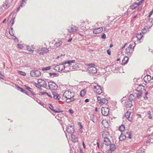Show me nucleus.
<instances>
[{
    "label": "nucleus",
    "mask_w": 153,
    "mask_h": 153,
    "mask_svg": "<svg viewBox=\"0 0 153 153\" xmlns=\"http://www.w3.org/2000/svg\"><path fill=\"white\" fill-rule=\"evenodd\" d=\"M91 86H93V89L95 92L100 94L102 93L101 87L97 83H93Z\"/></svg>",
    "instance_id": "obj_1"
},
{
    "label": "nucleus",
    "mask_w": 153,
    "mask_h": 153,
    "mask_svg": "<svg viewBox=\"0 0 153 153\" xmlns=\"http://www.w3.org/2000/svg\"><path fill=\"white\" fill-rule=\"evenodd\" d=\"M48 89H50L52 90H54L57 89L58 88V86L55 83V82H53L52 81H51L48 82Z\"/></svg>",
    "instance_id": "obj_2"
},
{
    "label": "nucleus",
    "mask_w": 153,
    "mask_h": 153,
    "mask_svg": "<svg viewBox=\"0 0 153 153\" xmlns=\"http://www.w3.org/2000/svg\"><path fill=\"white\" fill-rule=\"evenodd\" d=\"M74 93L68 91H65L63 94V96L67 99L73 98L74 96Z\"/></svg>",
    "instance_id": "obj_3"
},
{
    "label": "nucleus",
    "mask_w": 153,
    "mask_h": 153,
    "mask_svg": "<svg viewBox=\"0 0 153 153\" xmlns=\"http://www.w3.org/2000/svg\"><path fill=\"white\" fill-rule=\"evenodd\" d=\"M36 51L38 53L40 54H44L48 53L49 50L48 49L43 47L37 49Z\"/></svg>",
    "instance_id": "obj_4"
},
{
    "label": "nucleus",
    "mask_w": 153,
    "mask_h": 153,
    "mask_svg": "<svg viewBox=\"0 0 153 153\" xmlns=\"http://www.w3.org/2000/svg\"><path fill=\"white\" fill-rule=\"evenodd\" d=\"M31 76L33 77H38L41 74V72L38 70H32L30 72Z\"/></svg>",
    "instance_id": "obj_5"
},
{
    "label": "nucleus",
    "mask_w": 153,
    "mask_h": 153,
    "mask_svg": "<svg viewBox=\"0 0 153 153\" xmlns=\"http://www.w3.org/2000/svg\"><path fill=\"white\" fill-rule=\"evenodd\" d=\"M75 63V62L74 63H71L69 67L66 66V68H68L70 71H72L73 70H77L79 68L78 65Z\"/></svg>",
    "instance_id": "obj_6"
},
{
    "label": "nucleus",
    "mask_w": 153,
    "mask_h": 153,
    "mask_svg": "<svg viewBox=\"0 0 153 153\" xmlns=\"http://www.w3.org/2000/svg\"><path fill=\"white\" fill-rule=\"evenodd\" d=\"M98 102L101 105L106 104L107 103L108 100L105 98H102L101 97L98 96L97 97Z\"/></svg>",
    "instance_id": "obj_7"
},
{
    "label": "nucleus",
    "mask_w": 153,
    "mask_h": 153,
    "mask_svg": "<svg viewBox=\"0 0 153 153\" xmlns=\"http://www.w3.org/2000/svg\"><path fill=\"white\" fill-rule=\"evenodd\" d=\"M78 29V27L76 26L71 25L68 29V31L70 33H73L76 32Z\"/></svg>",
    "instance_id": "obj_8"
},
{
    "label": "nucleus",
    "mask_w": 153,
    "mask_h": 153,
    "mask_svg": "<svg viewBox=\"0 0 153 153\" xmlns=\"http://www.w3.org/2000/svg\"><path fill=\"white\" fill-rule=\"evenodd\" d=\"M109 110L108 107H102L101 113L102 115L104 116H108L109 114Z\"/></svg>",
    "instance_id": "obj_9"
},
{
    "label": "nucleus",
    "mask_w": 153,
    "mask_h": 153,
    "mask_svg": "<svg viewBox=\"0 0 153 153\" xmlns=\"http://www.w3.org/2000/svg\"><path fill=\"white\" fill-rule=\"evenodd\" d=\"M88 72L91 74L94 75L97 72V68L95 67H89L87 70Z\"/></svg>",
    "instance_id": "obj_10"
},
{
    "label": "nucleus",
    "mask_w": 153,
    "mask_h": 153,
    "mask_svg": "<svg viewBox=\"0 0 153 153\" xmlns=\"http://www.w3.org/2000/svg\"><path fill=\"white\" fill-rule=\"evenodd\" d=\"M38 83H39V84L41 85V87L45 88L48 89V86L47 85V84L45 81L44 80L42 79H40L39 80Z\"/></svg>",
    "instance_id": "obj_11"
},
{
    "label": "nucleus",
    "mask_w": 153,
    "mask_h": 153,
    "mask_svg": "<svg viewBox=\"0 0 153 153\" xmlns=\"http://www.w3.org/2000/svg\"><path fill=\"white\" fill-rule=\"evenodd\" d=\"M66 131L67 132L71 134L74 133V130L71 126L68 125L67 127Z\"/></svg>",
    "instance_id": "obj_12"
},
{
    "label": "nucleus",
    "mask_w": 153,
    "mask_h": 153,
    "mask_svg": "<svg viewBox=\"0 0 153 153\" xmlns=\"http://www.w3.org/2000/svg\"><path fill=\"white\" fill-rule=\"evenodd\" d=\"M103 30L102 27L96 28L93 29V32L94 34H98L101 32Z\"/></svg>",
    "instance_id": "obj_13"
},
{
    "label": "nucleus",
    "mask_w": 153,
    "mask_h": 153,
    "mask_svg": "<svg viewBox=\"0 0 153 153\" xmlns=\"http://www.w3.org/2000/svg\"><path fill=\"white\" fill-rule=\"evenodd\" d=\"M134 51V49L129 48L128 47L126 49V53L131 56L132 53Z\"/></svg>",
    "instance_id": "obj_14"
},
{
    "label": "nucleus",
    "mask_w": 153,
    "mask_h": 153,
    "mask_svg": "<svg viewBox=\"0 0 153 153\" xmlns=\"http://www.w3.org/2000/svg\"><path fill=\"white\" fill-rule=\"evenodd\" d=\"M55 67L58 68V71H62L64 70L65 68V65L63 64H59V65H57Z\"/></svg>",
    "instance_id": "obj_15"
},
{
    "label": "nucleus",
    "mask_w": 153,
    "mask_h": 153,
    "mask_svg": "<svg viewBox=\"0 0 153 153\" xmlns=\"http://www.w3.org/2000/svg\"><path fill=\"white\" fill-rule=\"evenodd\" d=\"M103 144L105 145L109 146L111 144V141L108 137L104 138Z\"/></svg>",
    "instance_id": "obj_16"
},
{
    "label": "nucleus",
    "mask_w": 153,
    "mask_h": 153,
    "mask_svg": "<svg viewBox=\"0 0 153 153\" xmlns=\"http://www.w3.org/2000/svg\"><path fill=\"white\" fill-rule=\"evenodd\" d=\"M128 60V58L127 57H124V59H123L121 63H120V61L119 63V64H118V63H117L118 64H119L120 65H125L127 63Z\"/></svg>",
    "instance_id": "obj_17"
},
{
    "label": "nucleus",
    "mask_w": 153,
    "mask_h": 153,
    "mask_svg": "<svg viewBox=\"0 0 153 153\" xmlns=\"http://www.w3.org/2000/svg\"><path fill=\"white\" fill-rule=\"evenodd\" d=\"M151 27V26H150L149 25L145 26L143 27V28L142 29V32L143 33H146L148 30H149V29Z\"/></svg>",
    "instance_id": "obj_18"
},
{
    "label": "nucleus",
    "mask_w": 153,
    "mask_h": 153,
    "mask_svg": "<svg viewBox=\"0 0 153 153\" xmlns=\"http://www.w3.org/2000/svg\"><path fill=\"white\" fill-rule=\"evenodd\" d=\"M102 123L105 128H107L108 127L109 125L108 123L106 120H103L102 121Z\"/></svg>",
    "instance_id": "obj_19"
},
{
    "label": "nucleus",
    "mask_w": 153,
    "mask_h": 153,
    "mask_svg": "<svg viewBox=\"0 0 153 153\" xmlns=\"http://www.w3.org/2000/svg\"><path fill=\"white\" fill-rule=\"evenodd\" d=\"M52 94L53 95V98L57 100H59L60 98V96L57 94L55 92H52Z\"/></svg>",
    "instance_id": "obj_20"
},
{
    "label": "nucleus",
    "mask_w": 153,
    "mask_h": 153,
    "mask_svg": "<svg viewBox=\"0 0 153 153\" xmlns=\"http://www.w3.org/2000/svg\"><path fill=\"white\" fill-rule=\"evenodd\" d=\"M109 135V133L105 130L103 131L102 132V137L104 138L107 137Z\"/></svg>",
    "instance_id": "obj_21"
},
{
    "label": "nucleus",
    "mask_w": 153,
    "mask_h": 153,
    "mask_svg": "<svg viewBox=\"0 0 153 153\" xmlns=\"http://www.w3.org/2000/svg\"><path fill=\"white\" fill-rule=\"evenodd\" d=\"M125 105L128 108H130L133 105L132 101H129V100L125 102Z\"/></svg>",
    "instance_id": "obj_22"
},
{
    "label": "nucleus",
    "mask_w": 153,
    "mask_h": 153,
    "mask_svg": "<svg viewBox=\"0 0 153 153\" xmlns=\"http://www.w3.org/2000/svg\"><path fill=\"white\" fill-rule=\"evenodd\" d=\"M135 45L136 44L135 42H131L128 48H129L134 49V48L135 47Z\"/></svg>",
    "instance_id": "obj_23"
},
{
    "label": "nucleus",
    "mask_w": 153,
    "mask_h": 153,
    "mask_svg": "<svg viewBox=\"0 0 153 153\" xmlns=\"http://www.w3.org/2000/svg\"><path fill=\"white\" fill-rule=\"evenodd\" d=\"M151 79V76L150 75H147L145 76L143 78L144 81L146 82L147 81H149Z\"/></svg>",
    "instance_id": "obj_24"
},
{
    "label": "nucleus",
    "mask_w": 153,
    "mask_h": 153,
    "mask_svg": "<svg viewBox=\"0 0 153 153\" xmlns=\"http://www.w3.org/2000/svg\"><path fill=\"white\" fill-rule=\"evenodd\" d=\"M75 62V60H72L69 61H66L63 62L62 63L64 64H68V67H69L70 64L71 63H74Z\"/></svg>",
    "instance_id": "obj_25"
},
{
    "label": "nucleus",
    "mask_w": 153,
    "mask_h": 153,
    "mask_svg": "<svg viewBox=\"0 0 153 153\" xmlns=\"http://www.w3.org/2000/svg\"><path fill=\"white\" fill-rule=\"evenodd\" d=\"M149 139L146 142V143H149L150 142L153 143V134L149 135Z\"/></svg>",
    "instance_id": "obj_26"
},
{
    "label": "nucleus",
    "mask_w": 153,
    "mask_h": 153,
    "mask_svg": "<svg viewBox=\"0 0 153 153\" xmlns=\"http://www.w3.org/2000/svg\"><path fill=\"white\" fill-rule=\"evenodd\" d=\"M135 93L136 94L137 97L138 99L141 98L142 97V91H136V92H135Z\"/></svg>",
    "instance_id": "obj_27"
},
{
    "label": "nucleus",
    "mask_w": 153,
    "mask_h": 153,
    "mask_svg": "<svg viewBox=\"0 0 153 153\" xmlns=\"http://www.w3.org/2000/svg\"><path fill=\"white\" fill-rule=\"evenodd\" d=\"M126 136L123 134L122 133L119 137V140L121 141H123L126 139Z\"/></svg>",
    "instance_id": "obj_28"
},
{
    "label": "nucleus",
    "mask_w": 153,
    "mask_h": 153,
    "mask_svg": "<svg viewBox=\"0 0 153 153\" xmlns=\"http://www.w3.org/2000/svg\"><path fill=\"white\" fill-rule=\"evenodd\" d=\"M49 74L50 76L52 77H53L55 76H57L59 75L58 73L54 72H50L49 73Z\"/></svg>",
    "instance_id": "obj_29"
},
{
    "label": "nucleus",
    "mask_w": 153,
    "mask_h": 153,
    "mask_svg": "<svg viewBox=\"0 0 153 153\" xmlns=\"http://www.w3.org/2000/svg\"><path fill=\"white\" fill-rule=\"evenodd\" d=\"M71 140L73 142H75L77 141V138L75 135L72 134H71Z\"/></svg>",
    "instance_id": "obj_30"
},
{
    "label": "nucleus",
    "mask_w": 153,
    "mask_h": 153,
    "mask_svg": "<svg viewBox=\"0 0 153 153\" xmlns=\"http://www.w3.org/2000/svg\"><path fill=\"white\" fill-rule=\"evenodd\" d=\"M138 40H140L141 39L142 37H143V35L142 33H138L137 34L136 36Z\"/></svg>",
    "instance_id": "obj_31"
},
{
    "label": "nucleus",
    "mask_w": 153,
    "mask_h": 153,
    "mask_svg": "<svg viewBox=\"0 0 153 153\" xmlns=\"http://www.w3.org/2000/svg\"><path fill=\"white\" fill-rule=\"evenodd\" d=\"M53 111L55 113H60L62 112V111H61L59 108L57 107L55 108Z\"/></svg>",
    "instance_id": "obj_32"
},
{
    "label": "nucleus",
    "mask_w": 153,
    "mask_h": 153,
    "mask_svg": "<svg viewBox=\"0 0 153 153\" xmlns=\"http://www.w3.org/2000/svg\"><path fill=\"white\" fill-rule=\"evenodd\" d=\"M62 41H59L58 42H56L54 45V47L57 48L60 46L62 44Z\"/></svg>",
    "instance_id": "obj_33"
},
{
    "label": "nucleus",
    "mask_w": 153,
    "mask_h": 153,
    "mask_svg": "<svg viewBox=\"0 0 153 153\" xmlns=\"http://www.w3.org/2000/svg\"><path fill=\"white\" fill-rule=\"evenodd\" d=\"M135 96L133 94H130L128 98V100L132 101V100H133L135 98Z\"/></svg>",
    "instance_id": "obj_34"
},
{
    "label": "nucleus",
    "mask_w": 153,
    "mask_h": 153,
    "mask_svg": "<svg viewBox=\"0 0 153 153\" xmlns=\"http://www.w3.org/2000/svg\"><path fill=\"white\" fill-rule=\"evenodd\" d=\"M86 91L85 89H84L82 90L80 93V95L81 97H83L85 94Z\"/></svg>",
    "instance_id": "obj_35"
},
{
    "label": "nucleus",
    "mask_w": 153,
    "mask_h": 153,
    "mask_svg": "<svg viewBox=\"0 0 153 153\" xmlns=\"http://www.w3.org/2000/svg\"><path fill=\"white\" fill-rule=\"evenodd\" d=\"M110 150L111 151H114L115 150V144H111L110 146Z\"/></svg>",
    "instance_id": "obj_36"
},
{
    "label": "nucleus",
    "mask_w": 153,
    "mask_h": 153,
    "mask_svg": "<svg viewBox=\"0 0 153 153\" xmlns=\"http://www.w3.org/2000/svg\"><path fill=\"white\" fill-rule=\"evenodd\" d=\"M25 88L28 90L29 91L31 92V94L33 95H35V94L33 92L30 90V89H32V88L29 87H28L25 85Z\"/></svg>",
    "instance_id": "obj_37"
},
{
    "label": "nucleus",
    "mask_w": 153,
    "mask_h": 153,
    "mask_svg": "<svg viewBox=\"0 0 153 153\" xmlns=\"http://www.w3.org/2000/svg\"><path fill=\"white\" fill-rule=\"evenodd\" d=\"M143 86L142 85H138L137 87L136 91H142V87Z\"/></svg>",
    "instance_id": "obj_38"
},
{
    "label": "nucleus",
    "mask_w": 153,
    "mask_h": 153,
    "mask_svg": "<svg viewBox=\"0 0 153 153\" xmlns=\"http://www.w3.org/2000/svg\"><path fill=\"white\" fill-rule=\"evenodd\" d=\"M125 126L124 125H122L119 127V130L121 132L123 131L125 129Z\"/></svg>",
    "instance_id": "obj_39"
},
{
    "label": "nucleus",
    "mask_w": 153,
    "mask_h": 153,
    "mask_svg": "<svg viewBox=\"0 0 153 153\" xmlns=\"http://www.w3.org/2000/svg\"><path fill=\"white\" fill-rule=\"evenodd\" d=\"M85 22L84 21H81L80 22H79V25L81 27H85Z\"/></svg>",
    "instance_id": "obj_40"
},
{
    "label": "nucleus",
    "mask_w": 153,
    "mask_h": 153,
    "mask_svg": "<svg viewBox=\"0 0 153 153\" xmlns=\"http://www.w3.org/2000/svg\"><path fill=\"white\" fill-rule=\"evenodd\" d=\"M90 120L92 121L94 123L96 122L95 119L94 118V115L92 114L90 116Z\"/></svg>",
    "instance_id": "obj_41"
},
{
    "label": "nucleus",
    "mask_w": 153,
    "mask_h": 153,
    "mask_svg": "<svg viewBox=\"0 0 153 153\" xmlns=\"http://www.w3.org/2000/svg\"><path fill=\"white\" fill-rule=\"evenodd\" d=\"M131 112L130 111H127L125 114V116L126 118H128L130 117Z\"/></svg>",
    "instance_id": "obj_42"
},
{
    "label": "nucleus",
    "mask_w": 153,
    "mask_h": 153,
    "mask_svg": "<svg viewBox=\"0 0 153 153\" xmlns=\"http://www.w3.org/2000/svg\"><path fill=\"white\" fill-rule=\"evenodd\" d=\"M144 1V0H141V1H140L137 4H136V6H135L134 7V6H133V5H132V6H131L132 9H133L135 8H136V7H137V5H140V4H141L142 3V2H143V1Z\"/></svg>",
    "instance_id": "obj_43"
},
{
    "label": "nucleus",
    "mask_w": 153,
    "mask_h": 153,
    "mask_svg": "<svg viewBox=\"0 0 153 153\" xmlns=\"http://www.w3.org/2000/svg\"><path fill=\"white\" fill-rule=\"evenodd\" d=\"M125 133L126 134H128V138L129 139H131V132H132L131 131H130L129 133L127 131H124Z\"/></svg>",
    "instance_id": "obj_44"
},
{
    "label": "nucleus",
    "mask_w": 153,
    "mask_h": 153,
    "mask_svg": "<svg viewBox=\"0 0 153 153\" xmlns=\"http://www.w3.org/2000/svg\"><path fill=\"white\" fill-rule=\"evenodd\" d=\"M51 68V66H48L46 67H43L42 68L43 71H46L49 70Z\"/></svg>",
    "instance_id": "obj_45"
},
{
    "label": "nucleus",
    "mask_w": 153,
    "mask_h": 153,
    "mask_svg": "<svg viewBox=\"0 0 153 153\" xmlns=\"http://www.w3.org/2000/svg\"><path fill=\"white\" fill-rule=\"evenodd\" d=\"M115 117H113L112 116H109V118L108 120L110 122H113L114 120Z\"/></svg>",
    "instance_id": "obj_46"
},
{
    "label": "nucleus",
    "mask_w": 153,
    "mask_h": 153,
    "mask_svg": "<svg viewBox=\"0 0 153 153\" xmlns=\"http://www.w3.org/2000/svg\"><path fill=\"white\" fill-rule=\"evenodd\" d=\"M75 100V99L74 98H70L69 99H67L66 100V102L69 103L71 102H72L74 101Z\"/></svg>",
    "instance_id": "obj_47"
},
{
    "label": "nucleus",
    "mask_w": 153,
    "mask_h": 153,
    "mask_svg": "<svg viewBox=\"0 0 153 153\" xmlns=\"http://www.w3.org/2000/svg\"><path fill=\"white\" fill-rule=\"evenodd\" d=\"M36 101L40 105H42L44 107H46V106L44 104L43 102H42L40 100H37Z\"/></svg>",
    "instance_id": "obj_48"
},
{
    "label": "nucleus",
    "mask_w": 153,
    "mask_h": 153,
    "mask_svg": "<svg viewBox=\"0 0 153 153\" xmlns=\"http://www.w3.org/2000/svg\"><path fill=\"white\" fill-rule=\"evenodd\" d=\"M16 87H17L19 89V90H20V91L24 93L25 92V90H24L22 88H21V87L19 86L18 85H16Z\"/></svg>",
    "instance_id": "obj_49"
},
{
    "label": "nucleus",
    "mask_w": 153,
    "mask_h": 153,
    "mask_svg": "<svg viewBox=\"0 0 153 153\" xmlns=\"http://www.w3.org/2000/svg\"><path fill=\"white\" fill-rule=\"evenodd\" d=\"M18 73L20 74L21 75L23 76H25L26 75V74L25 72L22 71H19Z\"/></svg>",
    "instance_id": "obj_50"
},
{
    "label": "nucleus",
    "mask_w": 153,
    "mask_h": 153,
    "mask_svg": "<svg viewBox=\"0 0 153 153\" xmlns=\"http://www.w3.org/2000/svg\"><path fill=\"white\" fill-rule=\"evenodd\" d=\"M27 50L30 52L31 53H32L33 52V50H32L28 46H27Z\"/></svg>",
    "instance_id": "obj_51"
},
{
    "label": "nucleus",
    "mask_w": 153,
    "mask_h": 153,
    "mask_svg": "<svg viewBox=\"0 0 153 153\" xmlns=\"http://www.w3.org/2000/svg\"><path fill=\"white\" fill-rule=\"evenodd\" d=\"M15 19V18H13L10 20V24H11V26H12L14 23V21Z\"/></svg>",
    "instance_id": "obj_52"
},
{
    "label": "nucleus",
    "mask_w": 153,
    "mask_h": 153,
    "mask_svg": "<svg viewBox=\"0 0 153 153\" xmlns=\"http://www.w3.org/2000/svg\"><path fill=\"white\" fill-rule=\"evenodd\" d=\"M50 106H48V107L52 111H53V110H54V107L53 106L51 105V104H50Z\"/></svg>",
    "instance_id": "obj_53"
},
{
    "label": "nucleus",
    "mask_w": 153,
    "mask_h": 153,
    "mask_svg": "<svg viewBox=\"0 0 153 153\" xmlns=\"http://www.w3.org/2000/svg\"><path fill=\"white\" fill-rule=\"evenodd\" d=\"M148 114L149 115L148 117L150 119H152V117L151 116V112L150 111H149L148 112Z\"/></svg>",
    "instance_id": "obj_54"
},
{
    "label": "nucleus",
    "mask_w": 153,
    "mask_h": 153,
    "mask_svg": "<svg viewBox=\"0 0 153 153\" xmlns=\"http://www.w3.org/2000/svg\"><path fill=\"white\" fill-rule=\"evenodd\" d=\"M17 46L20 49H22L24 47L23 46L22 44H17Z\"/></svg>",
    "instance_id": "obj_55"
},
{
    "label": "nucleus",
    "mask_w": 153,
    "mask_h": 153,
    "mask_svg": "<svg viewBox=\"0 0 153 153\" xmlns=\"http://www.w3.org/2000/svg\"><path fill=\"white\" fill-rule=\"evenodd\" d=\"M38 84H35V85L36 87L39 88H41V85L39 84V83H38Z\"/></svg>",
    "instance_id": "obj_56"
},
{
    "label": "nucleus",
    "mask_w": 153,
    "mask_h": 153,
    "mask_svg": "<svg viewBox=\"0 0 153 153\" xmlns=\"http://www.w3.org/2000/svg\"><path fill=\"white\" fill-rule=\"evenodd\" d=\"M9 34L11 36H13L14 34L13 33V31H11L10 30H9Z\"/></svg>",
    "instance_id": "obj_57"
},
{
    "label": "nucleus",
    "mask_w": 153,
    "mask_h": 153,
    "mask_svg": "<svg viewBox=\"0 0 153 153\" xmlns=\"http://www.w3.org/2000/svg\"><path fill=\"white\" fill-rule=\"evenodd\" d=\"M153 13V10L151 11L149 13V15L148 16L150 18L152 14Z\"/></svg>",
    "instance_id": "obj_58"
},
{
    "label": "nucleus",
    "mask_w": 153,
    "mask_h": 153,
    "mask_svg": "<svg viewBox=\"0 0 153 153\" xmlns=\"http://www.w3.org/2000/svg\"><path fill=\"white\" fill-rule=\"evenodd\" d=\"M101 38L104 39L106 38V35L105 33H103L101 36Z\"/></svg>",
    "instance_id": "obj_59"
},
{
    "label": "nucleus",
    "mask_w": 153,
    "mask_h": 153,
    "mask_svg": "<svg viewBox=\"0 0 153 153\" xmlns=\"http://www.w3.org/2000/svg\"><path fill=\"white\" fill-rule=\"evenodd\" d=\"M69 112L71 114H73L74 112V111L72 109H69Z\"/></svg>",
    "instance_id": "obj_60"
},
{
    "label": "nucleus",
    "mask_w": 153,
    "mask_h": 153,
    "mask_svg": "<svg viewBox=\"0 0 153 153\" xmlns=\"http://www.w3.org/2000/svg\"><path fill=\"white\" fill-rule=\"evenodd\" d=\"M88 65L90 67H94L95 65L94 64H88Z\"/></svg>",
    "instance_id": "obj_61"
},
{
    "label": "nucleus",
    "mask_w": 153,
    "mask_h": 153,
    "mask_svg": "<svg viewBox=\"0 0 153 153\" xmlns=\"http://www.w3.org/2000/svg\"><path fill=\"white\" fill-rule=\"evenodd\" d=\"M107 52L108 55H111V51L109 49L107 51Z\"/></svg>",
    "instance_id": "obj_62"
},
{
    "label": "nucleus",
    "mask_w": 153,
    "mask_h": 153,
    "mask_svg": "<svg viewBox=\"0 0 153 153\" xmlns=\"http://www.w3.org/2000/svg\"><path fill=\"white\" fill-rule=\"evenodd\" d=\"M143 97L144 100H147L148 98V97H147V95H146L144 96Z\"/></svg>",
    "instance_id": "obj_63"
},
{
    "label": "nucleus",
    "mask_w": 153,
    "mask_h": 153,
    "mask_svg": "<svg viewBox=\"0 0 153 153\" xmlns=\"http://www.w3.org/2000/svg\"><path fill=\"white\" fill-rule=\"evenodd\" d=\"M138 153H145V152L144 151L142 150H140L138 152Z\"/></svg>",
    "instance_id": "obj_64"
}]
</instances>
